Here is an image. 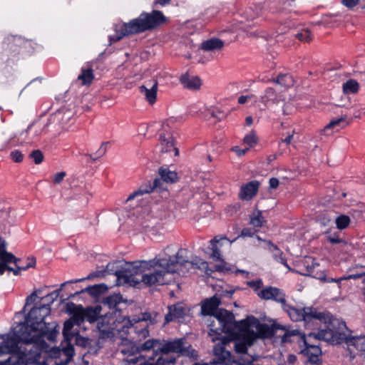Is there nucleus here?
<instances>
[{
	"label": "nucleus",
	"instance_id": "48",
	"mask_svg": "<svg viewBox=\"0 0 365 365\" xmlns=\"http://www.w3.org/2000/svg\"><path fill=\"white\" fill-rule=\"evenodd\" d=\"M346 116L344 115L343 117H341L339 118H337L336 120H333L331 121H330V123L329 124H327L325 127L326 129L327 128H333L336 125H339V123L342 121H344L345 119H346Z\"/></svg>",
	"mask_w": 365,
	"mask_h": 365
},
{
	"label": "nucleus",
	"instance_id": "42",
	"mask_svg": "<svg viewBox=\"0 0 365 365\" xmlns=\"http://www.w3.org/2000/svg\"><path fill=\"white\" fill-rule=\"evenodd\" d=\"M29 157L34 160L35 164L37 165L41 163L43 160V155L39 150L32 151L30 153Z\"/></svg>",
	"mask_w": 365,
	"mask_h": 365
},
{
	"label": "nucleus",
	"instance_id": "41",
	"mask_svg": "<svg viewBox=\"0 0 365 365\" xmlns=\"http://www.w3.org/2000/svg\"><path fill=\"white\" fill-rule=\"evenodd\" d=\"M24 42L23 39L17 36H12L6 38L5 43L7 44H11V49L13 48V45L19 47Z\"/></svg>",
	"mask_w": 365,
	"mask_h": 365
},
{
	"label": "nucleus",
	"instance_id": "23",
	"mask_svg": "<svg viewBox=\"0 0 365 365\" xmlns=\"http://www.w3.org/2000/svg\"><path fill=\"white\" fill-rule=\"evenodd\" d=\"M180 82L185 88L190 90H197L200 88L202 84L199 77L190 76L187 73L181 76Z\"/></svg>",
	"mask_w": 365,
	"mask_h": 365
},
{
	"label": "nucleus",
	"instance_id": "22",
	"mask_svg": "<svg viewBox=\"0 0 365 365\" xmlns=\"http://www.w3.org/2000/svg\"><path fill=\"white\" fill-rule=\"evenodd\" d=\"M297 336H299L301 339H303L305 349L302 351L309 358L310 360L314 361L317 359V357L321 354V349L317 345H311L309 344L308 340H310L312 338H306L304 335H302L301 334L298 335Z\"/></svg>",
	"mask_w": 365,
	"mask_h": 365
},
{
	"label": "nucleus",
	"instance_id": "12",
	"mask_svg": "<svg viewBox=\"0 0 365 365\" xmlns=\"http://www.w3.org/2000/svg\"><path fill=\"white\" fill-rule=\"evenodd\" d=\"M25 266H20L21 259L17 258L11 252H7V246H4V251L1 257H0V275H3L6 270L12 272L14 275L17 276L21 271L26 270L30 267L36 265V259L34 257L28 258Z\"/></svg>",
	"mask_w": 365,
	"mask_h": 365
},
{
	"label": "nucleus",
	"instance_id": "38",
	"mask_svg": "<svg viewBox=\"0 0 365 365\" xmlns=\"http://www.w3.org/2000/svg\"><path fill=\"white\" fill-rule=\"evenodd\" d=\"M247 284L254 290L257 296L258 293L262 291L263 287V282L261 279L249 281L247 282Z\"/></svg>",
	"mask_w": 365,
	"mask_h": 365
},
{
	"label": "nucleus",
	"instance_id": "13",
	"mask_svg": "<svg viewBox=\"0 0 365 365\" xmlns=\"http://www.w3.org/2000/svg\"><path fill=\"white\" fill-rule=\"evenodd\" d=\"M346 329V324L344 323V327L341 331H339V332L342 335L341 336V339H339L337 342H327L333 345L341 344L343 343H345L346 345L347 346V349L352 355L353 358L358 354L357 351L365 353V336L349 337L345 333Z\"/></svg>",
	"mask_w": 365,
	"mask_h": 365
},
{
	"label": "nucleus",
	"instance_id": "29",
	"mask_svg": "<svg viewBox=\"0 0 365 365\" xmlns=\"http://www.w3.org/2000/svg\"><path fill=\"white\" fill-rule=\"evenodd\" d=\"M122 296L120 294H115L108 296L103 301L104 306H107L113 312L116 314L117 306L121 302Z\"/></svg>",
	"mask_w": 365,
	"mask_h": 365
},
{
	"label": "nucleus",
	"instance_id": "50",
	"mask_svg": "<svg viewBox=\"0 0 365 365\" xmlns=\"http://www.w3.org/2000/svg\"><path fill=\"white\" fill-rule=\"evenodd\" d=\"M66 176L65 172L57 173L53 175V182L56 184H59L62 182L64 177Z\"/></svg>",
	"mask_w": 365,
	"mask_h": 365
},
{
	"label": "nucleus",
	"instance_id": "64",
	"mask_svg": "<svg viewBox=\"0 0 365 365\" xmlns=\"http://www.w3.org/2000/svg\"><path fill=\"white\" fill-rule=\"evenodd\" d=\"M252 122H253V119L251 116L246 117L245 123H246L247 125H248V126L251 125L252 124Z\"/></svg>",
	"mask_w": 365,
	"mask_h": 365
},
{
	"label": "nucleus",
	"instance_id": "1",
	"mask_svg": "<svg viewBox=\"0 0 365 365\" xmlns=\"http://www.w3.org/2000/svg\"><path fill=\"white\" fill-rule=\"evenodd\" d=\"M185 252L180 249L175 257L131 262L127 268L117 271L115 274L118 280L123 279L125 283H138L139 280H135L134 277L141 275L140 281L147 286L163 285L168 283L165 279L167 274L177 272L183 266L193 267L192 262L183 257Z\"/></svg>",
	"mask_w": 365,
	"mask_h": 365
},
{
	"label": "nucleus",
	"instance_id": "62",
	"mask_svg": "<svg viewBox=\"0 0 365 365\" xmlns=\"http://www.w3.org/2000/svg\"><path fill=\"white\" fill-rule=\"evenodd\" d=\"M73 351H73V348L71 346H69V347H68L67 349H66L64 350V352H65L67 355L71 356H73Z\"/></svg>",
	"mask_w": 365,
	"mask_h": 365
},
{
	"label": "nucleus",
	"instance_id": "30",
	"mask_svg": "<svg viewBox=\"0 0 365 365\" xmlns=\"http://www.w3.org/2000/svg\"><path fill=\"white\" fill-rule=\"evenodd\" d=\"M160 175V180L167 183H173L178 180V174L175 171H171L168 168H160L158 170Z\"/></svg>",
	"mask_w": 365,
	"mask_h": 365
},
{
	"label": "nucleus",
	"instance_id": "39",
	"mask_svg": "<svg viewBox=\"0 0 365 365\" xmlns=\"http://www.w3.org/2000/svg\"><path fill=\"white\" fill-rule=\"evenodd\" d=\"M325 235H327V240L332 245L345 243L344 240L339 238L337 233L331 235L329 232H326Z\"/></svg>",
	"mask_w": 365,
	"mask_h": 365
},
{
	"label": "nucleus",
	"instance_id": "28",
	"mask_svg": "<svg viewBox=\"0 0 365 365\" xmlns=\"http://www.w3.org/2000/svg\"><path fill=\"white\" fill-rule=\"evenodd\" d=\"M81 73L78 76V80L81 81L83 86H89L94 79L93 70L92 68H81Z\"/></svg>",
	"mask_w": 365,
	"mask_h": 365
},
{
	"label": "nucleus",
	"instance_id": "43",
	"mask_svg": "<svg viewBox=\"0 0 365 365\" xmlns=\"http://www.w3.org/2000/svg\"><path fill=\"white\" fill-rule=\"evenodd\" d=\"M304 264H307V272L302 273L303 275H311L313 274L314 268L318 266L317 263L314 262L311 258L306 259Z\"/></svg>",
	"mask_w": 365,
	"mask_h": 365
},
{
	"label": "nucleus",
	"instance_id": "4",
	"mask_svg": "<svg viewBox=\"0 0 365 365\" xmlns=\"http://www.w3.org/2000/svg\"><path fill=\"white\" fill-rule=\"evenodd\" d=\"M290 319L293 322H304L306 324L314 319L324 322V328L319 329L317 333H309L308 338H314L325 341L337 342L342 336L339 331L344 327V322L337 319L329 312H318L313 307H304L297 308L287 303L282 308Z\"/></svg>",
	"mask_w": 365,
	"mask_h": 365
},
{
	"label": "nucleus",
	"instance_id": "37",
	"mask_svg": "<svg viewBox=\"0 0 365 365\" xmlns=\"http://www.w3.org/2000/svg\"><path fill=\"white\" fill-rule=\"evenodd\" d=\"M296 38L301 41L309 42L312 40L311 32L309 29H304L295 35Z\"/></svg>",
	"mask_w": 365,
	"mask_h": 365
},
{
	"label": "nucleus",
	"instance_id": "60",
	"mask_svg": "<svg viewBox=\"0 0 365 365\" xmlns=\"http://www.w3.org/2000/svg\"><path fill=\"white\" fill-rule=\"evenodd\" d=\"M51 354H50V355H51V356H53V357L56 358V357H58V355L60 354L61 350H60V349H52V350H51Z\"/></svg>",
	"mask_w": 365,
	"mask_h": 365
},
{
	"label": "nucleus",
	"instance_id": "11",
	"mask_svg": "<svg viewBox=\"0 0 365 365\" xmlns=\"http://www.w3.org/2000/svg\"><path fill=\"white\" fill-rule=\"evenodd\" d=\"M235 314L230 312V325L237 324L238 328L237 338L235 344V351L238 354L247 353L248 347L251 346L256 340V334L254 330L249 329V325L245 320L237 322Z\"/></svg>",
	"mask_w": 365,
	"mask_h": 365
},
{
	"label": "nucleus",
	"instance_id": "25",
	"mask_svg": "<svg viewBox=\"0 0 365 365\" xmlns=\"http://www.w3.org/2000/svg\"><path fill=\"white\" fill-rule=\"evenodd\" d=\"M224 46V42L217 38H211L203 41L200 48L205 51H219Z\"/></svg>",
	"mask_w": 365,
	"mask_h": 365
},
{
	"label": "nucleus",
	"instance_id": "49",
	"mask_svg": "<svg viewBox=\"0 0 365 365\" xmlns=\"http://www.w3.org/2000/svg\"><path fill=\"white\" fill-rule=\"evenodd\" d=\"M359 1L360 0H342L341 3L346 7L351 9L356 6L359 4Z\"/></svg>",
	"mask_w": 365,
	"mask_h": 365
},
{
	"label": "nucleus",
	"instance_id": "52",
	"mask_svg": "<svg viewBox=\"0 0 365 365\" xmlns=\"http://www.w3.org/2000/svg\"><path fill=\"white\" fill-rule=\"evenodd\" d=\"M254 97L253 95H247V96H241L238 98V103L240 104H245L249 100H251Z\"/></svg>",
	"mask_w": 365,
	"mask_h": 365
},
{
	"label": "nucleus",
	"instance_id": "36",
	"mask_svg": "<svg viewBox=\"0 0 365 365\" xmlns=\"http://www.w3.org/2000/svg\"><path fill=\"white\" fill-rule=\"evenodd\" d=\"M258 138L255 132H251L248 135H245L243 142L247 144L249 149L257 143Z\"/></svg>",
	"mask_w": 365,
	"mask_h": 365
},
{
	"label": "nucleus",
	"instance_id": "26",
	"mask_svg": "<svg viewBox=\"0 0 365 365\" xmlns=\"http://www.w3.org/2000/svg\"><path fill=\"white\" fill-rule=\"evenodd\" d=\"M268 250L272 253V257L277 262H280L284 266L289 267L288 264L287 262V259L284 257L283 252L279 248L274 245L272 242H267Z\"/></svg>",
	"mask_w": 365,
	"mask_h": 365
},
{
	"label": "nucleus",
	"instance_id": "27",
	"mask_svg": "<svg viewBox=\"0 0 365 365\" xmlns=\"http://www.w3.org/2000/svg\"><path fill=\"white\" fill-rule=\"evenodd\" d=\"M266 223L262 212L257 208L250 215V224L255 227H262Z\"/></svg>",
	"mask_w": 365,
	"mask_h": 365
},
{
	"label": "nucleus",
	"instance_id": "59",
	"mask_svg": "<svg viewBox=\"0 0 365 365\" xmlns=\"http://www.w3.org/2000/svg\"><path fill=\"white\" fill-rule=\"evenodd\" d=\"M251 11H252V9H249L246 11L247 14V15H249V16H248V19H255V18L259 17V16L261 15L260 11H257L256 13H254L253 14H249V13H251Z\"/></svg>",
	"mask_w": 365,
	"mask_h": 365
},
{
	"label": "nucleus",
	"instance_id": "32",
	"mask_svg": "<svg viewBox=\"0 0 365 365\" xmlns=\"http://www.w3.org/2000/svg\"><path fill=\"white\" fill-rule=\"evenodd\" d=\"M277 83L284 88H289L294 85V81L293 77L288 73L279 74L276 79L274 80Z\"/></svg>",
	"mask_w": 365,
	"mask_h": 365
},
{
	"label": "nucleus",
	"instance_id": "7",
	"mask_svg": "<svg viewBox=\"0 0 365 365\" xmlns=\"http://www.w3.org/2000/svg\"><path fill=\"white\" fill-rule=\"evenodd\" d=\"M165 21L166 18L160 11L153 10L150 13L143 12L138 18L130 21L127 24H123L119 29H116V35L110 37V40L117 41L130 34L154 29Z\"/></svg>",
	"mask_w": 365,
	"mask_h": 365
},
{
	"label": "nucleus",
	"instance_id": "14",
	"mask_svg": "<svg viewBox=\"0 0 365 365\" xmlns=\"http://www.w3.org/2000/svg\"><path fill=\"white\" fill-rule=\"evenodd\" d=\"M227 237L224 236H215L210 241L209 249L211 250L210 257L214 260L219 262L214 266V269H210L212 272H224L226 269V262L222 259L220 249L223 246V240H226Z\"/></svg>",
	"mask_w": 365,
	"mask_h": 365
},
{
	"label": "nucleus",
	"instance_id": "45",
	"mask_svg": "<svg viewBox=\"0 0 365 365\" xmlns=\"http://www.w3.org/2000/svg\"><path fill=\"white\" fill-rule=\"evenodd\" d=\"M41 292V289H36L34 290L30 295H29L26 299V306L30 305L33 304L38 297V294Z\"/></svg>",
	"mask_w": 365,
	"mask_h": 365
},
{
	"label": "nucleus",
	"instance_id": "3",
	"mask_svg": "<svg viewBox=\"0 0 365 365\" xmlns=\"http://www.w3.org/2000/svg\"><path fill=\"white\" fill-rule=\"evenodd\" d=\"M220 304L221 300L217 295L203 299L200 302L201 314L215 317L219 325L217 327H215V325L213 322L208 324L210 327L208 334L212 341L213 342L220 341L214 346L215 359L210 361V364L227 365L228 351L225 349V346L228 344V311L219 309Z\"/></svg>",
	"mask_w": 365,
	"mask_h": 365
},
{
	"label": "nucleus",
	"instance_id": "56",
	"mask_svg": "<svg viewBox=\"0 0 365 365\" xmlns=\"http://www.w3.org/2000/svg\"><path fill=\"white\" fill-rule=\"evenodd\" d=\"M269 187L272 189H275L279 185V180L276 178H272L269 181Z\"/></svg>",
	"mask_w": 365,
	"mask_h": 365
},
{
	"label": "nucleus",
	"instance_id": "57",
	"mask_svg": "<svg viewBox=\"0 0 365 365\" xmlns=\"http://www.w3.org/2000/svg\"><path fill=\"white\" fill-rule=\"evenodd\" d=\"M322 280L324 281V282H327L328 283H331V282H336V283H339L340 284V282L341 281H343V277H340V278H338V279H335V278H332V277H324L322 279Z\"/></svg>",
	"mask_w": 365,
	"mask_h": 365
},
{
	"label": "nucleus",
	"instance_id": "9",
	"mask_svg": "<svg viewBox=\"0 0 365 365\" xmlns=\"http://www.w3.org/2000/svg\"><path fill=\"white\" fill-rule=\"evenodd\" d=\"M244 320L249 325L250 330H253V328L255 329L256 339L257 338L271 339L274 335H277L281 338V342L285 344L291 342L292 337L300 334V331L298 329H290L289 327L279 324H272L269 326L267 324L261 323L255 317H248Z\"/></svg>",
	"mask_w": 365,
	"mask_h": 365
},
{
	"label": "nucleus",
	"instance_id": "54",
	"mask_svg": "<svg viewBox=\"0 0 365 365\" xmlns=\"http://www.w3.org/2000/svg\"><path fill=\"white\" fill-rule=\"evenodd\" d=\"M364 276H365V272L361 274H349L347 277H344L343 280L360 279Z\"/></svg>",
	"mask_w": 365,
	"mask_h": 365
},
{
	"label": "nucleus",
	"instance_id": "47",
	"mask_svg": "<svg viewBox=\"0 0 365 365\" xmlns=\"http://www.w3.org/2000/svg\"><path fill=\"white\" fill-rule=\"evenodd\" d=\"M86 291L91 295H96L100 292V286L98 285H93L90 286L86 288L84 290H82V292Z\"/></svg>",
	"mask_w": 365,
	"mask_h": 365
},
{
	"label": "nucleus",
	"instance_id": "31",
	"mask_svg": "<svg viewBox=\"0 0 365 365\" xmlns=\"http://www.w3.org/2000/svg\"><path fill=\"white\" fill-rule=\"evenodd\" d=\"M342 89L346 95L354 94L359 91V85L356 80L349 79L343 84Z\"/></svg>",
	"mask_w": 365,
	"mask_h": 365
},
{
	"label": "nucleus",
	"instance_id": "18",
	"mask_svg": "<svg viewBox=\"0 0 365 365\" xmlns=\"http://www.w3.org/2000/svg\"><path fill=\"white\" fill-rule=\"evenodd\" d=\"M259 187V182L257 180H252L241 186L238 197L242 200L250 201L257 194Z\"/></svg>",
	"mask_w": 365,
	"mask_h": 365
},
{
	"label": "nucleus",
	"instance_id": "34",
	"mask_svg": "<svg viewBox=\"0 0 365 365\" xmlns=\"http://www.w3.org/2000/svg\"><path fill=\"white\" fill-rule=\"evenodd\" d=\"M351 222V219L348 215H340L335 220L336 228L343 230L347 228Z\"/></svg>",
	"mask_w": 365,
	"mask_h": 365
},
{
	"label": "nucleus",
	"instance_id": "51",
	"mask_svg": "<svg viewBox=\"0 0 365 365\" xmlns=\"http://www.w3.org/2000/svg\"><path fill=\"white\" fill-rule=\"evenodd\" d=\"M60 289H57L56 291H53V292L46 294L45 297H43L41 298V299H47L48 300H51V302H53L56 298L58 296V292Z\"/></svg>",
	"mask_w": 365,
	"mask_h": 365
},
{
	"label": "nucleus",
	"instance_id": "17",
	"mask_svg": "<svg viewBox=\"0 0 365 365\" xmlns=\"http://www.w3.org/2000/svg\"><path fill=\"white\" fill-rule=\"evenodd\" d=\"M227 113V108L222 107L221 106H215L210 108H206L202 112L203 118L205 120L212 121L214 123L225 120Z\"/></svg>",
	"mask_w": 365,
	"mask_h": 365
},
{
	"label": "nucleus",
	"instance_id": "55",
	"mask_svg": "<svg viewBox=\"0 0 365 365\" xmlns=\"http://www.w3.org/2000/svg\"><path fill=\"white\" fill-rule=\"evenodd\" d=\"M255 232L250 228H244L241 232V237H252Z\"/></svg>",
	"mask_w": 365,
	"mask_h": 365
},
{
	"label": "nucleus",
	"instance_id": "33",
	"mask_svg": "<svg viewBox=\"0 0 365 365\" xmlns=\"http://www.w3.org/2000/svg\"><path fill=\"white\" fill-rule=\"evenodd\" d=\"M70 319L76 325L80 326L85 321L83 307H76L73 316Z\"/></svg>",
	"mask_w": 365,
	"mask_h": 365
},
{
	"label": "nucleus",
	"instance_id": "46",
	"mask_svg": "<svg viewBox=\"0 0 365 365\" xmlns=\"http://www.w3.org/2000/svg\"><path fill=\"white\" fill-rule=\"evenodd\" d=\"M275 98V91L272 88H268L265 90L264 96L263 98H265L266 101L272 100Z\"/></svg>",
	"mask_w": 365,
	"mask_h": 365
},
{
	"label": "nucleus",
	"instance_id": "10",
	"mask_svg": "<svg viewBox=\"0 0 365 365\" xmlns=\"http://www.w3.org/2000/svg\"><path fill=\"white\" fill-rule=\"evenodd\" d=\"M158 344H160L159 340L150 339L139 346H136L132 342L123 344L119 346L118 351L125 356L123 358V361L126 365H135L140 359H145L148 356V355H142V351H149L150 350L154 351L158 350V351L160 352V349L162 346H158L155 349ZM161 346H163V344ZM153 354V352H152V354Z\"/></svg>",
	"mask_w": 365,
	"mask_h": 365
},
{
	"label": "nucleus",
	"instance_id": "6",
	"mask_svg": "<svg viewBox=\"0 0 365 365\" xmlns=\"http://www.w3.org/2000/svg\"><path fill=\"white\" fill-rule=\"evenodd\" d=\"M170 353H176L181 356L196 359L197 352L192 349L186 339L180 338L175 340L165 341L160 352L154 351L153 354L144 359L143 363L140 365H173L176 358L170 356Z\"/></svg>",
	"mask_w": 365,
	"mask_h": 365
},
{
	"label": "nucleus",
	"instance_id": "35",
	"mask_svg": "<svg viewBox=\"0 0 365 365\" xmlns=\"http://www.w3.org/2000/svg\"><path fill=\"white\" fill-rule=\"evenodd\" d=\"M74 325L76 324L71 319L66 320L63 324V334L67 341L71 340L74 336V334L71 332Z\"/></svg>",
	"mask_w": 365,
	"mask_h": 365
},
{
	"label": "nucleus",
	"instance_id": "20",
	"mask_svg": "<svg viewBox=\"0 0 365 365\" xmlns=\"http://www.w3.org/2000/svg\"><path fill=\"white\" fill-rule=\"evenodd\" d=\"M161 186V180L159 178H155L151 184L150 182L148 183L142 185L138 190L133 192L129 195L126 201H130L135 199L138 196H141L144 194L152 192L154 189L157 187H160Z\"/></svg>",
	"mask_w": 365,
	"mask_h": 365
},
{
	"label": "nucleus",
	"instance_id": "15",
	"mask_svg": "<svg viewBox=\"0 0 365 365\" xmlns=\"http://www.w3.org/2000/svg\"><path fill=\"white\" fill-rule=\"evenodd\" d=\"M258 297L263 300H272L279 304L282 308L287 304L286 294L284 291L276 287L267 286L263 287L258 293Z\"/></svg>",
	"mask_w": 365,
	"mask_h": 365
},
{
	"label": "nucleus",
	"instance_id": "58",
	"mask_svg": "<svg viewBox=\"0 0 365 365\" xmlns=\"http://www.w3.org/2000/svg\"><path fill=\"white\" fill-rule=\"evenodd\" d=\"M93 277H94V275L93 274H90L86 279H91V278H93ZM86 278L72 279V280L66 282H64V283H63L61 284V287H63L64 285H66L68 283H76V282H81V281L84 280Z\"/></svg>",
	"mask_w": 365,
	"mask_h": 365
},
{
	"label": "nucleus",
	"instance_id": "5",
	"mask_svg": "<svg viewBox=\"0 0 365 365\" xmlns=\"http://www.w3.org/2000/svg\"><path fill=\"white\" fill-rule=\"evenodd\" d=\"M51 314V307L49 304H40L35 306L29 312L25 322H21V329H26L34 336V339H38L37 344L45 351L48 345L44 340L46 336L48 340H53L56 331V324L55 322H47L46 319Z\"/></svg>",
	"mask_w": 365,
	"mask_h": 365
},
{
	"label": "nucleus",
	"instance_id": "8",
	"mask_svg": "<svg viewBox=\"0 0 365 365\" xmlns=\"http://www.w3.org/2000/svg\"><path fill=\"white\" fill-rule=\"evenodd\" d=\"M108 316L98 322L99 331L103 333H110L114 331H118L123 338H125L128 335L132 336V339L136 341L145 339L149 336L148 325L146 322L147 319L143 317L142 319L135 320L132 322L129 319L124 318L122 322H118L115 317H110L112 322H108L104 324V321Z\"/></svg>",
	"mask_w": 365,
	"mask_h": 365
},
{
	"label": "nucleus",
	"instance_id": "61",
	"mask_svg": "<svg viewBox=\"0 0 365 365\" xmlns=\"http://www.w3.org/2000/svg\"><path fill=\"white\" fill-rule=\"evenodd\" d=\"M292 138H293V135L289 134L284 139L282 140V142L285 143L287 144H289L291 143V140H292Z\"/></svg>",
	"mask_w": 365,
	"mask_h": 365
},
{
	"label": "nucleus",
	"instance_id": "2",
	"mask_svg": "<svg viewBox=\"0 0 365 365\" xmlns=\"http://www.w3.org/2000/svg\"><path fill=\"white\" fill-rule=\"evenodd\" d=\"M37 341H39V338L34 339L31 333L21 329L20 323L13 334L4 335L1 339L0 364L16 365V361L11 359L13 356L25 365L38 362L41 353L45 351Z\"/></svg>",
	"mask_w": 365,
	"mask_h": 365
},
{
	"label": "nucleus",
	"instance_id": "53",
	"mask_svg": "<svg viewBox=\"0 0 365 365\" xmlns=\"http://www.w3.org/2000/svg\"><path fill=\"white\" fill-rule=\"evenodd\" d=\"M232 150L235 152L238 156H241L245 155L249 150V148L240 149L238 146H235L232 148Z\"/></svg>",
	"mask_w": 365,
	"mask_h": 365
},
{
	"label": "nucleus",
	"instance_id": "19",
	"mask_svg": "<svg viewBox=\"0 0 365 365\" xmlns=\"http://www.w3.org/2000/svg\"><path fill=\"white\" fill-rule=\"evenodd\" d=\"M139 89L140 92L144 95L150 104H153L155 102L158 91L157 81H150L148 83H146V85H142Z\"/></svg>",
	"mask_w": 365,
	"mask_h": 365
},
{
	"label": "nucleus",
	"instance_id": "40",
	"mask_svg": "<svg viewBox=\"0 0 365 365\" xmlns=\"http://www.w3.org/2000/svg\"><path fill=\"white\" fill-rule=\"evenodd\" d=\"M108 143H102L101 147L99 148V149L94 153V154H92L90 155L91 158L93 160V161H96L97 160L98 158H101L103 155H104V154L106 153V145H108Z\"/></svg>",
	"mask_w": 365,
	"mask_h": 365
},
{
	"label": "nucleus",
	"instance_id": "24",
	"mask_svg": "<svg viewBox=\"0 0 365 365\" xmlns=\"http://www.w3.org/2000/svg\"><path fill=\"white\" fill-rule=\"evenodd\" d=\"M185 314V309L180 304H175L168 307V312L165 316V323L176 319L182 318Z\"/></svg>",
	"mask_w": 365,
	"mask_h": 365
},
{
	"label": "nucleus",
	"instance_id": "21",
	"mask_svg": "<svg viewBox=\"0 0 365 365\" xmlns=\"http://www.w3.org/2000/svg\"><path fill=\"white\" fill-rule=\"evenodd\" d=\"M160 151L162 153H170L174 151L175 155H178V149L174 146L173 136L170 133L160 135Z\"/></svg>",
	"mask_w": 365,
	"mask_h": 365
},
{
	"label": "nucleus",
	"instance_id": "16",
	"mask_svg": "<svg viewBox=\"0 0 365 365\" xmlns=\"http://www.w3.org/2000/svg\"><path fill=\"white\" fill-rule=\"evenodd\" d=\"M101 307L100 305H96L95 307H86L83 308V314L85 317V320L92 324L95 322H97V327H98V322L101 321L103 318L108 316L107 319L104 321V324H106L108 322H112V320H110V317H115L113 316V313L110 312L105 314L103 316L100 317V314L101 312ZM99 329V328H98Z\"/></svg>",
	"mask_w": 365,
	"mask_h": 365
},
{
	"label": "nucleus",
	"instance_id": "44",
	"mask_svg": "<svg viewBox=\"0 0 365 365\" xmlns=\"http://www.w3.org/2000/svg\"><path fill=\"white\" fill-rule=\"evenodd\" d=\"M10 156L15 163H21L24 160V155L19 150L11 151Z\"/></svg>",
	"mask_w": 365,
	"mask_h": 365
},
{
	"label": "nucleus",
	"instance_id": "63",
	"mask_svg": "<svg viewBox=\"0 0 365 365\" xmlns=\"http://www.w3.org/2000/svg\"><path fill=\"white\" fill-rule=\"evenodd\" d=\"M171 0H155L156 4H159L161 6H165L166 4H168L170 2Z\"/></svg>",
	"mask_w": 365,
	"mask_h": 365
}]
</instances>
